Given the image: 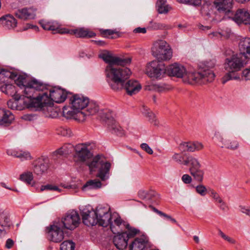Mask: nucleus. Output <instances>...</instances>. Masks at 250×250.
Listing matches in <instances>:
<instances>
[{
	"instance_id": "f257e3e1",
	"label": "nucleus",
	"mask_w": 250,
	"mask_h": 250,
	"mask_svg": "<svg viewBox=\"0 0 250 250\" xmlns=\"http://www.w3.org/2000/svg\"><path fill=\"white\" fill-rule=\"evenodd\" d=\"M16 84L21 89L24 88L23 103L28 108L40 106L42 104L41 98H36L37 92L42 91L45 88V84L42 82L32 79L28 80L24 75H19L14 79Z\"/></svg>"
},
{
	"instance_id": "f03ea898",
	"label": "nucleus",
	"mask_w": 250,
	"mask_h": 250,
	"mask_svg": "<svg viewBox=\"0 0 250 250\" xmlns=\"http://www.w3.org/2000/svg\"><path fill=\"white\" fill-rule=\"evenodd\" d=\"M169 75L177 78H184L185 81L191 84L195 83L205 84L214 80V75L212 72L204 70L200 72H187L182 64L174 63L167 69Z\"/></svg>"
},
{
	"instance_id": "7ed1b4c3",
	"label": "nucleus",
	"mask_w": 250,
	"mask_h": 250,
	"mask_svg": "<svg viewBox=\"0 0 250 250\" xmlns=\"http://www.w3.org/2000/svg\"><path fill=\"white\" fill-rule=\"evenodd\" d=\"M125 65H107L105 69V75L107 83L114 91L123 88L125 81L131 74L130 70Z\"/></svg>"
},
{
	"instance_id": "20e7f679",
	"label": "nucleus",
	"mask_w": 250,
	"mask_h": 250,
	"mask_svg": "<svg viewBox=\"0 0 250 250\" xmlns=\"http://www.w3.org/2000/svg\"><path fill=\"white\" fill-rule=\"evenodd\" d=\"M242 54H234L226 58L225 63V68L228 72L222 78V83L231 80H238L240 76L237 72L246 64V58Z\"/></svg>"
},
{
	"instance_id": "39448f33",
	"label": "nucleus",
	"mask_w": 250,
	"mask_h": 250,
	"mask_svg": "<svg viewBox=\"0 0 250 250\" xmlns=\"http://www.w3.org/2000/svg\"><path fill=\"white\" fill-rule=\"evenodd\" d=\"M88 166L91 171L98 170L96 176L102 181H105L109 178L111 164L104 160L103 157L98 155L93 157Z\"/></svg>"
},
{
	"instance_id": "423d86ee",
	"label": "nucleus",
	"mask_w": 250,
	"mask_h": 250,
	"mask_svg": "<svg viewBox=\"0 0 250 250\" xmlns=\"http://www.w3.org/2000/svg\"><path fill=\"white\" fill-rule=\"evenodd\" d=\"M36 98H41L42 104L40 106L32 108H42L45 104H48L49 100L61 103L62 102V89L56 87L48 88L45 85V88L41 93L37 92Z\"/></svg>"
},
{
	"instance_id": "0eeeda50",
	"label": "nucleus",
	"mask_w": 250,
	"mask_h": 250,
	"mask_svg": "<svg viewBox=\"0 0 250 250\" xmlns=\"http://www.w3.org/2000/svg\"><path fill=\"white\" fill-rule=\"evenodd\" d=\"M89 147V145L85 143L79 144L75 146L73 160L76 165L85 164L88 166V164L91 162L93 154Z\"/></svg>"
},
{
	"instance_id": "6e6552de",
	"label": "nucleus",
	"mask_w": 250,
	"mask_h": 250,
	"mask_svg": "<svg viewBox=\"0 0 250 250\" xmlns=\"http://www.w3.org/2000/svg\"><path fill=\"white\" fill-rule=\"evenodd\" d=\"M184 165L189 166V171L195 180L199 183L203 181L204 171L199 160L192 155H188L184 160Z\"/></svg>"
},
{
	"instance_id": "1a4fd4ad",
	"label": "nucleus",
	"mask_w": 250,
	"mask_h": 250,
	"mask_svg": "<svg viewBox=\"0 0 250 250\" xmlns=\"http://www.w3.org/2000/svg\"><path fill=\"white\" fill-rule=\"evenodd\" d=\"M45 231L48 239L55 243H61L62 240V218L55 220L45 228Z\"/></svg>"
},
{
	"instance_id": "9d476101",
	"label": "nucleus",
	"mask_w": 250,
	"mask_h": 250,
	"mask_svg": "<svg viewBox=\"0 0 250 250\" xmlns=\"http://www.w3.org/2000/svg\"><path fill=\"white\" fill-rule=\"evenodd\" d=\"M167 68L162 62L153 61L147 64L146 69V74L151 78L157 80L161 79L166 73Z\"/></svg>"
},
{
	"instance_id": "9b49d317",
	"label": "nucleus",
	"mask_w": 250,
	"mask_h": 250,
	"mask_svg": "<svg viewBox=\"0 0 250 250\" xmlns=\"http://www.w3.org/2000/svg\"><path fill=\"white\" fill-rule=\"evenodd\" d=\"M72 93L67 91L63 88V102L67 99L69 98L70 103L74 110H83L89 103V99L82 95L74 94L72 96Z\"/></svg>"
},
{
	"instance_id": "f8f14e48",
	"label": "nucleus",
	"mask_w": 250,
	"mask_h": 250,
	"mask_svg": "<svg viewBox=\"0 0 250 250\" xmlns=\"http://www.w3.org/2000/svg\"><path fill=\"white\" fill-rule=\"evenodd\" d=\"M214 139L221 147L235 150L239 147V143L236 138L230 136L224 138L219 132H215Z\"/></svg>"
},
{
	"instance_id": "ddd939ff",
	"label": "nucleus",
	"mask_w": 250,
	"mask_h": 250,
	"mask_svg": "<svg viewBox=\"0 0 250 250\" xmlns=\"http://www.w3.org/2000/svg\"><path fill=\"white\" fill-rule=\"evenodd\" d=\"M80 221V218L77 211L72 210L67 212L63 218V236L65 233L64 229L73 230L78 226Z\"/></svg>"
},
{
	"instance_id": "4468645a",
	"label": "nucleus",
	"mask_w": 250,
	"mask_h": 250,
	"mask_svg": "<svg viewBox=\"0 0 250 250\" xmlns=\"http://www.w3.org/2000/svg\"><path fill=\"white\" fill-rule=\"evenodd\" d=\"M32 166L34 173L42 176L47 173L50 167L49 160L46 157L39 158L33 162Z\"/></svg>"
},
{
	"instance_id": "2eb2a0df",
	"label": "nucleus",
	"mask_w": 250,
	"mask_h": 250,
	"mask_svg": "<svg viewBox=\"0 0 250 250\" xmlns=\"http://www.w3.org/2000/svg\"><path fill=\"white\" fill-rule=\"evenodd\" d=\"M99 57L102 59L108 65H127L130 63L131 59L128 58H121L119 57L113 56L110 52L104 51L99 55Z\"/></svg>"
},
{
	"instance_id": "dca6fc26",
	"label": "nucleus",
	"mask_w": 250,
	"mask_h": 250,
	"mask_svg": "<svg viewBox=\"0 0 250 250\" xmlns=\"http://www.w3.org/2000/svg\"><path fill=\"white\" fill-rule=\"evenodd\" d=\"M125 224L126 222L124 221L118 214H113L112 219L109 226L111 231L116 234L122 232L125 229Z\"/></svg>"
},
{
	"instance_id": "f3484780",
	"label": "nucleus",
	"mask_w": 250,
	"mask_h": 250,
	"mask_svg": "<svg viewBox=\"0 0 250 250\" xmlns=\"http://www.w3.org/2000/svg\"><path fill=\"white\" fill-rule=\"evenodd\" d=\"M39 23L44 30L52 31L54 34H62V29L57 21L43 19L39 21Z\"/></svg>"
},
{
	"instance_id": "a211bd4d",
	"label": "nucleus",
	"mask_w": 250,
	"mask_h": 250,
	"mask_svg": "<svg viewBox=\"0 0 250 250\" xmlns=\"http://www.w3.org/2000/svg\"><path fill=\"white\" fill-rule=\"evenodd\" d=\"M36 11V9L32 7H25L17 10L15 12V15L21 20H32L35 18Z\"/></svg>"
},
{
	"instance_id": "6ab92c4d",
	"label": "nucleus",
	"mask_w": 250,
	"mask_h": 250,
	"mask_svg": "<svg viewBox=\"0 0 250 250\" xmlns=\"http://www.w3.org/2000/svg\"><path fill=\"white\" fill-rule=\"evenodd\" d=\"M233 20L238 24L249 25L250 23V14L245 9H238L233 17Z\"/></svg>"
},
{
	"instance_id": "aec40b11",
	"label": "nucleus",
	"mask_w": 250,
	"mask_h": 250,
	"mask_svg": "<svg viewBox=\"0 0 250 250\" xmlns=\"http://www.w3.org/2000/svg\"><path fill=\"white\" fill-rule=\"evenodd\" d=\"M123 88H125L128 95L132 96L138 93L142 86L137 81L131 80L124 83Z\"/></svg>"
},
{
	"instance_id": "412c9836",
	"label": "nucleus",
	"mask_w": 250,
	"mask_h": 250,
	"mask_svg": "<svg viewBox=\"0 0 250 250\" xmlns=\"http://www.w3.org/2000/svg\"><path fill=\"white\" fill-rule=\"evenodd\" d=\"M128 240L126 233L121 232L114 236L113 242L117 249L123 250L127 247Z\"/></svg>"
},
{
	"instance_id": "4be33fe9",
	"label": "nucleus",
	"mask_w": 250,
	"mask_h": 250,
	"mask_svg": "<svg viewBox=\"0 0 250 250\" xmlns=\"http://www.w3.org/2000/svg\"><path fill=\"white\" fill-rule=\"evenodd\" d=\"M82 219L83 224L87 226H93L98 223V218L94 210L83 212Z\"/></svg>"
},
{
	"instance_id": "5701e85b",
	"label": "nucleus",
	"mask_w": 250,
	"mask_h": 250,
	"mask_svg": "<svg viewBox=\"0 0 250 250\" xmlns=\"http://www.w3.org/2000/svg\"><path fill=\"white\" fill-rule=\"evenodd\" d=\"M14 120V116L11 111L0 108V125H9Z\"/></svg>"
},
{
	"instance_id": "b1692460",
	"label": "nucleus",
	"mask_w": 250,
	"mask_h": 250,
	"mask_svg": "<svg viewBox=\"0 0 250 250\" xmlns=\"http://www.w3.org/2000/svg\"><path fill=\"white\" fill-rule=\"evenodd\" d=\"M233 0H215L214 5L220 12H229L232 7Z\"/></svg>"
},
{
	"instance_id": "393cba45",
	"label": "nucleus",
	"mask_w": 250,
	"mask_h": 250,
	"mask_svg": "<svg viewBox=\"0 0 250 250\" xmlns=\"http://www.w3.org/2000/svg\"><path fill=\"white\" fill-rule=\"evenodd\" d=\"M148 238L143 235L137 237L132 242L130 246V250H143L147 246Z\"/></svg>"
},
{
	"instance_id": "a878e982",
	"label": "nucleus",
	"mask_w": 250,
	"mask_h": 250,
	"mask_svg": "<svg viewBox=\"0 0 250 250\" xmlns=\"http://www.w3.org/2000/svg\"><path fill=\"white\" fill-rule=\"evenodd\" d=\"M0 89L1 92L8 96L13 97L17 101L21 99V96L17 94L16 87L11 84L5 83L0 87Z\"/></svg>"
},
{
	"instance_id": "bb28decb",
	"label": "nucleus",
	"mask_w": 250,
	"mask_h": 250,
	"mask_svg": "<svg viewBox=\"0 0 250 250\" xmlns=\"http://www.w3.org/2000/svg\"><path fill=\"white\" fill-rule=\"evenodd\" d=\"M18 76V72L14 69L2 68L0 71V82L5 83L9 79H15Z\"/></svg>"
},
{
	"instance_id": "cd10ccee",
	"label": "nucleus",
	"mask_w": 250,
	"mask_h": 250,
	"mask_svg": "<svg viewBox=\"0 0 250 250\" xmlns=\"http://www.w3.org/2000/svg\"><path fill=\"white\" fill-rule=\"evenodd\" d=\"M167 45L168 44L165 41L160 40L156 42L152 48V55L156 58H161L163 55L161 53Z\"/></svg>"
},
{
	"instance_id": "c85d7f7f",
	"label": "nucleus",
	"mask_w": 250,
	"mask_h": 250,
	"mask_svg": "<svg viewBox=\"0 0 250 250\" xmlns=\"http://www.w3.org/2000/svg\"><path fill=\"white\" fill-rule=\"evenodd\" d=\"M239 54H242L247 58H250V38H244L239 43Z\"/></svg>"
},
{
	"instance_id": "c756f323",
	"label": "nucleus",
	"mask_w": 250,
	"mask_h": 250,
	"mask_svg": "<svg viewBox=\"0 0 250 250\" xmlns=\"http://www.w3.org/2000/svg\"><path fill=\"white\" fill-rule=\"evenodd\" d=\"M0 23L6 28L11 29L16 27L17 21L13 16L6 15L0 18Z\"/></svg>"
},
{
	"instance_id": "7c9ffc66",
	"label": "nucleus",
	"mask_w": 250,
	"mask_h": 250,
	"mask_svg": "<svg viewBox=\"0 0 250 250\" xmlns=\"http://www.w3.org/2000/svg\"><path fill=\"white\" fill-rule=\"evenodd\" d=\"M210 197L213 199L214 202L218 203V207L220 209L224 211L228 209L229 208L227 204L223 200L220 196L215 190L210 191Z\"/></svg>"
},
{
	"instance_id": "2f4dec72",
	"label": "nucleus",
	"mask_w": 250,
	"mask_h": 250,
	"mask_svg": "<svg viewBox=\"0 0 250 250\" xmlns=\"http://www.w3.org/2000/svg\"><path fill=\"white\" fill-rule=\"evenodd\" d=\"M74 35L77 38H92L96 35L92 31L84 28L74 29Z\"/></svg>"
},
{
	"instance_id": "473e14b6",
	"label": "nucleus",
	"mask_w": 250,
	"mask_h": 250,
	"mask_svg": "<svg viewBox=\"0 0 250 250\" xmlns=\"http://www.w3.org/2000/svg\"><path fill=\"white\" fill-rule=\"evenodd\" d=\"M102 187L101 182L97 179L90 180L88 181L85 184L83 187V190H87L89 189H98Z\"/></svg>"
},
{
	"instance_id": "72a5a7b5",
	"label": "nucleus",
	"mask_w": 250,
	"mask_h": 250,
	"mask_svg": "<svg viewBox=\"0 0 250 250\" xmlns=\"http://www.w3.org/2000/svg\"><path fill=\"white\" fill-rule=\"evenodd\" d=\"M86 107L87 108L85 113L87 116L94 115L96 114L99 110V105L94 102H90L89 101V103L87 104V105H86Z\"/></svg>"
},
{
	"instance_id": "f704fd0d",
	"label": "nucleus",
	"mask_w": 250,
	"mask_h": 250,
	"mask_svg": "<svg viewBox=\"0 0 250 250\" xmlns=\"http://www.w3.org/2000/svg\"><path fill=\"white\" fill-rule=\"evenodd\" d=\"M108 128L112 133H116L118 135L123 134L121 127L114 120L108 121Z\"/></svg>"
},
{
	"instance_id": "c9c22d12",
	"label": "nucleus",
	"mask_w": 250,
	"mask_h": 250,
	"mask_svg": "<svg viewBox=\"0 0 250 250\" xmlns=\"http://www.w3.org/2000/svg\"><path fill=\"white\" fill-rule=\"evenodd\" d=\"M158 11L160 14L167 13L170 7L167 4V0H158L157 2Z\"/></svg>"
},
{
	"instance_id": "e433bc0d",
	"label": "nucleus",
	"mask_w": 250,
	"mask_h": 250,
	"mask_svg": "<svg viewBox=\"0 0 250 250\" xmlns=\"http://www.w3.org/2000/svg\"><path fill=\"white\" fill-rule=\"evenodd\" d=\"M112 214L111 212L106 214L105 215L103 216L102 217L98 218V224L99 225L103 227H106L109 226L110 222L112 220Z\"/></svg>"
},
{
	"instance_id": "4c0bfd02",
	"label": "nucleus",
	"mask_w": 250,
	"mask_h": 250,
	"mask_svg": "<svg viewBox=\"0 0 250 250\" xmlns=\"http://www.w3.org/2000/svg\"><path fill=\"white\" fill-rule=\"evenodd\" d=\"M10 220L8 214L5 212L0 213V226L9 229L10 227Z\"/></svg>"
},
{
	"instance_id": "58836bf2",
	"label": "nucleus",
	"mask_w": 250,
	"mask_h": 250,
	"mask_svg": "<svg viewBox=\"0 0 250 250\" xmlns=\"http://www.w3.org/2000/svg\"><path fill=\"white\" fill-rule=\"evenodd\" d=\"M146 89L148 90H154L159 92L166 91L169 89L166 84H150L146 86Z\"/></svg>"
},
{
	"instance_id": "ea45409f",
	"label": "nucleus",
	"mask_w": 250,
	"mask_h": 250,
	"mask_svg": "<svg viewBox=\"0 0 250 250\" xmlns=\"http://www.w3.org/2000/svg\"><path fill=\"white\" fill-rule=\"evenodd\" d=\"M161 54H162L163 56L161 58H157V59L161 61L169 60L172 56V50L168 45L167 46V47H166V48L163 49Z\"/></svg>"
},
{
	"instance_id": "a19ab883",
	"label": "nucleus",
	"mask_w": 250,
	"mask_h": 250,
	"mask_svg": "<svg viewBox=\"0 0 250 250\" xmlns=\"http://www.w3.org/2000/svg\"><path fill=\"white\" fill-rule=\"evenodd\" d=\"M20 179L27 184H32L33 180V175L32 172L26 171L20 175Z\"/></svg>"
},
{
	"instance_id": "79ce46f5",
	"label": "nucleus",
	"mask_w": 250,
	"mask_h": 250,
	"mask_svg": "<svg viewBox=\"0 0 250 250\" xmlns=\"http://www.w3.org/2000/svg\"><path fill=\"white\" fill-rule=\"evenodd\" d=\"M144 111H143V114L147 117L148 119V121L152 124H153L154 125H158V121L156 119V116L155 114L149 111L148 109H146V108H144Z\"/></svg>"
},
{
	"instance_id": "37998d69",
	"label": "nucleus",
	"mask_w": 250,
	"mask_h": 250,
	"mask_svg": "<svg viewBox=\"0 0 250 250\" xmlns=\"http://www.w3.org/2000/svg\"><path fill=\"white\" fill-rule=\"evenodd\" d=\"M95 211V213L96 215V217L97 218L102 217L103 216L105 215L106 214L110 212V208L108 207H102V206H98L96 210Z\"/></svg>"
},
{
	"instance_id": "c03bdc74",
	"label": "nucleus",
	"mask_w": 250,
	"mask_h": 250,
	"mask_svg": "<svg viewBox=\"0 0 250 250\" xmlns=\"http://www.w3.org/2000/svg\"><path fill=\"white\" fill-rule=\"evenodd\" d=\"M193 142H184L180 145V148L183 151L194 152Z\"/></svg>"
},
{
	"instance_id": "a18cd8bd",
	"label": "nucleus",
	"mask_w": 250,
	"mask_h": 250,
	"mask_svg": "<svg viewBox=\"0 0 250 250\" xmlns=\"http://www.w3.org/2000/svg\"><path fill=\"white\" fill-rule=\"evenodd\" d=\"M215 63L214 61H210L209 62H205L204 64H203V66H201V68L199 69V70L198 72H200L203 70H204L206 71H210L212 72V73L215 76L214 73L211 70V68L214 67V66H215Z\"/></svg>"
},
{
	"instance_id": "49530a36",
	"label": "nucleus",
	"mask_w": 250,
	"mask_h": 250,
	"mask_svg": "<svg viewBox=\"0 0 250 250\" xmlns=\"http://www.w3.org/2000/svg\"><path fill=\"white\" fill-rule=\"evenodd\" d=\"M125 229H127V231L125 232L126 233V236H127L128 239L130 237H134L139 232L138 229L130 227L129 225L126 223L125 224Z\"/></svg>"
},
{
	"instance_id": "de8ad7c7",
	"label": "nucleus",
	"mask_w": 250,
	"mask_h": 250,
	"mask_svg": "<svg viewBox=\"0 0 250 250\" xmlns=\"http://www.w3.org/2000/svg\"><path fill=\"white\" fill-rule=\"evenodd\" d=\"M151 28H152L154 30H158V29H169L171 28V26L167 25L165 23H162L159 22H153L151 24Z\"/></svg>"
},
{
	"instance_id": "09e8293b",
	"label": "nucleus",
	"mask_w": 250,
	"mask_h": 250,
	"mask_svg": "<svg viewBox=\"0 0 250 250\" xmlns=\"http://www.w3.org/2000/svg\"><path fill=\"white\" fill-rule=\"evenodd\" d=\"M67 110V108L65 106H63V117H65L66 119H74L75 117L76 110H74L72 108L71 110H68L67 112L65 111Z\"/></svg>"
},
{
	"instance_id": "8fccbe9b",
	"label": "nucleus",
	"mask_w": 250,
	"mask_h": 250,
	"mask_svg": "<svg viewBox=\"0 0 250 250\" xmlns=\"http://www.w3.org/2000/svg\"><path fill=\"white\" fill-rule=\"evenodd\" d=\"M88 116L85 113V112L82 111V110H76L75 117L74 119L75 120L78 121L79 122H83L85 119L86 117Z\"/></svg>"
},
{
	"instance_id": "3c124183",
	"label": "nucleus",
	"mask_w": 250,
	"mask_h": 250,
	"mask_svg": "<svg viewBox=\"0 0 250 250\" xmlns=\"http://www.w3.org/2000/svg\"><path fill=\"white\" fill-rule=\"evenodd\" d=\"M195 190L197 193L202 196H205L207 193V189L206 187L202 184L197 185L195 187Z\"/></svg>"
},
{
	"instance_id": "603ef678",
	"label": "nucleus",
	"mask_w": 250,
	"mask_h": 250,
	"mask_svg": "<svg viewBox=\"0 0 250 250\" xmlns=\"http://www.w3.org/2000/svg\"><path fill=\"white\" fill-rule=\"evenodd\" d=\"M75 243L72 241H63V250H74Z\"/></svg>"
},
{
	"instance_id": "864d4df0",
	"label": "nucleus",
	"mask_w": 250,
	"mask_h": 250,
	"mask_svg": "<svg viewBox=\"0 0 250 250\" xmlns=\"http://www.w3.org/2000/svg\"><path fill=\"white\" fill-rule=\"evenodd\" d=\"M74 150L73 146L71 144L63 145V156L68 155Z\"/></svg>"
},
{
	"instance_id": "5fc2aeb1",
	"label": "nucleus",
	"mask_w": 250,
	"mask_h": 250,
	"mask_svg": "<svg viewBox=\"0 0 250 250\" xmlns=\"http://www.w3.org/2000/svg\"><path fill=\"white\" fill-rule=\"evenodd\" d=\"M20 154L18 158L20 159L21 161L30 160L31 159V156L28 151L21 150Z\"/></svg>"
},
{
	"instance_id": "6e6d98bb",
	"label": "nucleus",
	"mask_w": 250,
	"mask_h": 250,
	"mask_svg": "<svg viewBox=\"0 0 250 250\" xmlns=\"http://www.w3.org/2000/svg\"><path fill=\"white\" fill-rule=\"evenodd\" d=\"M21 150L9 149L7 150L6 153L7 155L19 158Z\"/></svg>"
},
{
	"instance_id": "4d7b16f0",
	"label": "nucleus",
	"mask_w": 250,
	"mask_h": 250,
	"mask_svg": "<svg viewBox=\"0 0 250 250\" xmlns=\"http://www.w3.org/2000/svg\"><path fill=\"white\" fill-rule=\"evenodd\" d=\"M172 159L180 164L184 165V160L183 156L178 153H175L172 156Z\"/></svg>"
},
{
	"instance_id": "13d9d810",
	"label": "nucleus",
	"mask_w": 250,
	"mask_h": 250,
	"mask_svg": "<svg viewBox=\"0 0 250 250\" xmlns=\"http://www.w3.org/2000/svg\"><path fill=\"white\" fill-rule=\"evenodd\" d=\"M221 37L224 38H228L230 37L231 31L229 28H226L225 29L222 30L220 31Z\"/></svg>"
},
{
	"instance_id": "bf43d9fd",
	"label": "nucleus",
	"mask_w": 250,
	"mask_h": 250,
	"mask_svg": "<svg viewBox=\"0 0 250 250\" xmlns=\"http://www.w3.org/2000/svg\"><path fill=\"white\" fill-rule=\"evenodd\" d=\"M182 182L186 184H190L192 182L191 177L187 174H184L181 178Z\"/></svg>"
},
{
	"instance_id": "052dcab7",
	"label": "nucleus",
	"mask_w": 250,
	"mask_h": 250,
	"mask_svg": "<svg viewBox=\"0 0 250 250\" xmlns=\"http://www.w3.org/2000/svg\"><path fill=\"white\" fill-rule=\"evenodd\" d=\"M141 147L149 154H152L153 153V150L146 143L142 144L141 145Z\"/></svg>"
},
{
	"instance_id": "680f3d73",
	"label": "nucleus",
	"mask_w": 250,
	"mask_h": 250,
	"mask_svg": "<svg viewBox=\"0 0 250 250\" xmlns=\"http://www.w3.org/2000/svg\"><path fill=\"white\" fill-rule=\"evenodd\" d=\"M18 101L16 100L8 101L7 103L8 107L12 109H16L18 106Z\"/></svg>"
},
{
	"instance_id": "e2e57ef3",
	"label": "nucleus",
	"mask_w": 250,
	"mask_h": 250,
	"mask_svg": "<svg viewBox=\"0 0 250 250\" xmlns=\"http://www.w3.org/2000/svg\"><path fill=\"white\" fill-rule=\"evenodd\" d=\"M53 156L54 159H58L62 156V147H61L53 153Z\"/></svg>"
},
{
	"instance_id": "0e129e2a",
	"label": "nucleus",
	"mask_w": 250,
	"mask_h": 250,
	"mask_svg": "<svg viewBox=\"0 0 250 250\" xmlns=\"http://www.w3.org/2000/svg\"><path fill=\"white\" fill-rule=\"evenodd\" d=\"M194 151H198L202 150L204 148L203 145L199 142H193Z\"/></svg>"
},
{
	"instance_id": "69168bd1",
	"label": "nucleus",
	"mask_w": 250,
	"mask_h": 250,
	"mask_svg": "<svg viewBox=\"0 0 250 250\" xmlns=\"http://www.w3.org/2000/svg\"><path fill=\"white\" fill-rule=\"evenodd\" d=\"M101 33L105 37H109L110 36L114 35L115 32L111 29L103 30L101 31Z\"/></svg>"
},
{
	"instance_id": "338daca9",
	"label": "nucleus",
	"mask_w": 250,
	"mask_h": 250,
	"mask_svg": "<svg viewBox=\"0 0 250 250\" xmlns=\"http://www.w3.org/2000/svg\"><path fill=\"white\" fill-rule=\"evenodd\" d=\"M14 245V241L11 238L8 239L5 243V247L7 249H11Z\"/></svg>"
},
{
	"instance_id": "774afa93",
	"label": "nucleus",
	"mask_w": 250,
	"mask_h": 250,
	"mask_svg": "<svg viewBox=\"0 0 250 250\" xmlns=\"http://www.w3.org/2000/svg\"><path fill=\"white\" fill-rule=\"evenodd\" d=\"M242 75L246 80H250V68L244 70L242 72Z\"/></svg>"
}]
</instances>
